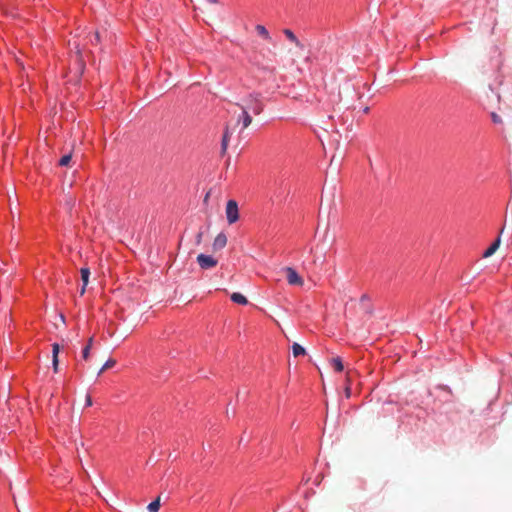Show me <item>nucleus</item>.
<instances>
[{
  "mask_svg": "<svg viewBox=\"0 0 512 512\" xmlns=\"http://www.w3.org/2000/svg\"><path fill=\"white\" fill-rule=\"evenodd\" d=\"M245 103L246 105L236 103V105L241 109V113L238 116L237 123H242V129L248 128L252 123V117L248 110H251L255 115H259L262 113L264 109L259 94H249L245 99Z\"/></svg>",
  "mask_w": 512,
  "mask_h": 512,
  "instance_id": "1",
  "label": "nucleus"
},
{
  "mask_svg": "<svg viewBox=\"0 0 512 512\" xmlns=\"http://www.w3.org/2000/svg\"><path fill=\"white\" fill-rule=\"evenodd\" d=\"M225 213L229 224H233L239 220V209L235 200H229L227 202Z\"/></svg>",
  "mask_w": 512,
  "mask_h": 512,
  "instance_id": "2",
  "label": "nucleus"
},
{
  "mask_svg": "<svg viewBox=\"0 0 512 512\" xmlns=\"http://www.w3.org/2000/svg\"><path fill=\"white\" fill-rule=\"evenodd\" d=\"M286 273L287 282L290 285L302 286L304 281L302 277L297 273V271L292 267L284 268Z\"/></svg>",
  "mask_w": 512,
  "mask_h": 512,
  "instance_id": "3",
  "label": "nucleus"
},
{
  "mask_svg": "<svg viewBox=\"0 0 512 512\" xmlns=\"http://www.w3.org/2000/svg\"><path fill=\"white\" fill-rule=\"evenodd\" d=\"M197 263L202 269H210L215 267L218 261L210 255L199 254L197 256Z\"/></svg>",
  "mask_w": 512,
  "mask_h": 512,
  "instance_id": "4",
  "label": "nucleus"
},
{
  "mask_svg": "<svg viewBox=\"0 0 512 512\" xmlns=\"http://www.w3.org/2000/svg\"><path fill=\"white\" fill-rule=\"evenodd\" d=\"M227 245V236L224 233H219L214 241L212 248L214 251L222 250Z\"/></svg>",
  "mask_w": 512,
  "mask_h": 512,
  "instance_id": "5",
  "label": "nucleus"
},
{
  "mask_svg": "<svg viewBox=\"0 0 512 512\" xmlns=\"http://www.w3.org/2000/svg\"><path fill=\"white\" fill-rule=\"evenodd\" d=\"M503 230H504V228L501 229L500 234L503 233ZM500 243H501V235H499L496 238V240L490 245V247L483 253V257L488 258V257L492 256L499 248Z\"/></svg>",
  "mask_w": 512,
  "mask_h": 512,
  "instance_id": "6",
  "label": "nucleus"
},
{
  "mask_svg": "<svg viewBox=\"0 0 512 512\" xmlns=\"http://www.w3.org/2000/svg\"><path fill=\"white\" fill-rule=\"evenodd\" d=\"M80 273H81V280L83 282L82 288L80 290V295H84V293L86 291V286L88 285V282H89L90 270L87 267H83V268H81Z\"/></svg>",
  "mask_w": 512,
  "mask_h": 512,
  "instance_id": "7",
  "label": "nucleus"
},
{
  "mask_svg": "<svg viewBox=\"0 0 512 512\" xmlns=\"http://www.w3.org/2000/svg\"><path fill=\"white\" fill-rule=\"evenodd\" d=\"M283 33L291 42L295 44L296 47H298L299 49H304L303 43L299 41V39L296 37L292 30L284 29Z\"/></svg>",
  "mask_w": 512,
  "mask_h": 512,
  "instance_id": "8",
  "label": "nucleus"
},
{
  "mask_svg": "<svg viewBox=\"0 0 512 512\" xmlns=\"http://www.w3.org/2000/svg\"><path fill=\"white\" fill-rule=\"evenodd\" d=\"M59 351H60L59 344L54 343L52 345V363H53V368H54L55 372H57V370H58V363H59L58 354H59Z\"/></svg>",
  "mask_w": 512,
  "mask_h": 512,
  "instance_id": "9",
  "label": "nucleus"
},
{
  "mask_svg": "<svg viewBox=\"0 0 512 512\" xmlns=\"http://www.w3.org/2000/svg\"><path fill=\"white\" fill-rule=\"evenodd\" d=\"M255 29H256L257 33L261 37H263L265 40H267L269 42L272 40L268 30L263 25H260V24L256 25Z\"/></svg>",
  "mask_w": 512,
  "mask_h": 512,
  "instance_id": "10",
  "label": "nucleus"
},
{
  "mask_svg": "<svg viewBox=\"0 0 512 512\" xmlns=\"http://www.w3.org/2000/svg\"><path fill=\"white\" fill-rule=\"evenodd\" d=\"M231 300L234 303L241 304V305H246L248 303V300L244 295H242L240 293H236V292L231 295Z\"/></svg>",
  "mask_w": 512,
  "mask_h": 512,
  "instance_id": "11",
  "label": "nucleus"
},
{
  "mask_svg": "<svg viewBox=\"0 0 512 512\" xmlns=\"http://www.w3.org/2000/svg\"><path fill=\"white\" fill-rule=\"evenodd\" d=\"M331 365L334 367L335 371L342 372L344 370V365L340 357H335L331 359Z\"/></svg>",
  "mask_w": 512,
  "mask_h": 512,
  "instance_id": "12",
  "label": "nucleus"
},
{
  "mask_svg": "<svg viewBox=\"0 0 512 512\" xmlns=\"http://www.w3.org/2000/svg\"><path fill=\"white\" fill-rule=\"evenodd\" d=\"M92 344H93V337L89 338V340L87 342V345L82 350V358L84 360H88L89 355H90V351H91V348H92Z\"/></svg>",
  "mask_w": 512,
  "mask_h": 512,
  "instance_id": "13",
  "label": "nucleus"
},
{
  "mask_svg": "<svg viewBox=\"0 0 512 512\" xmlns=\"http://www.w3.org/2000/svg\"><path fill=\"white\" fill-rule=\"evenodd\" d=\"M292 353L294 357L302 356L306 354L305 349L298 343L292 345Z\"/></svg>",
  "mask_w": 512,
  "mask_h": 512,
  "instance_id": "14",
  "label": "nucleus"
},
{
  "mask_svg": "<svg viewBox=\"0 0 512 512\" xmlns=\"http://www.w3.org/2000/svg\"><path fill=\"white\" fill-rule=\"evenodd\" d=\"M159 508H160V497H157L147 507L149 512H158Z\"/></svg>",
  "mask_w": 512,
  "mask_h": 512,
  "instance_id": "15",
  "label": "nucleus"
},
{
  "mask_svg": "<svg viewBox=\"0 0 512 512\" xmlns=\"http://www.w3.org/2000/svg\"><path fill=\"white\" fill-rule=\"evenodd\" d=\"M116 364V360L115 359H108L104 365L102 366V368L99 370L98 372V375H101L104 371H106L107 369H110L112 368L114 365Z\"/></svg>",
  "mask_w": 512,
  "mask_h": 512,
  "instance_id": "16",
  "label": "nucleus"
},
{
  "mask_svg": "<svg viewBox=\"0 0 512 512\" xmlns=\"http://www.w3.org/2000/svg\"><path fill=\"white\" fill-rule=\"evenodd\" d=\"M72 159V155L69 153V154H66L64 155L60 160H59V165L60 166H68L70 161Z\"/></svg>",
  "mask_w": 512,
  "mask_h": 512,
  "instance_id": "17",
  "label": "nucleus"
},
{
  "mask_svg": "<svg viewBox=\"0 0 512 512\" xmlns=\"http://www.w3.org/2000/svg\"><path fill=\"white\" fill-rule=\"evenodd\" d=\"M356 372L354 371H347V374H346V385H349L351 387L352 385V382H353V376Z\"/></svg>",
  "mask_w": 512,
  "mask_h": 512,
  "instance_id": "18",
  "label": "nucleus"
},
{
  "mask_svg": "<svg viewBox=\"0 0 512 512\" xmlns=\"http://www.w3.org/2000/svg\"><path fill=\"white\" fill-rule=\"evenodd\" d=\"M90 42H91V44H93V45H96V44H98V43L100 42V34H99V32H95V33L91 36V38H90Z\"/></svg>",
  "mask_w": 512,
  "mask_h": 512,
  "instance_id": "19",
  "label": "nucleus"
},
{
  "mask_svg": "<svg viewBox=\"0 0 512 512\" xmlns=\"http://www.w3.org/2000/svg\"><path fill=\"white\" fill-rule=\"evenodd\" d=\"M229 141L230 140H228V139L222 138V141H221V153L222 154L226 153L228 145H229Z\"/></svg>",
  "mask_w": 512,
  "mask_h": 512,
  "instance_id": "20",
  "label": "nucleus"
},
{
  "mask_svg": "<svg viewBox=\"0 0 512 512\" xmlns=\"http://www.w3.org/2000/svg\"><path fill=\"white\" fill-rule=\"evenodd\" d=\"M231 135H232V133H231V131H230L229 126L227 125V126L225 127V129H224V133H223V137H222V138L230 140Z\"/></svg>",
  "mask_w": 512,
  "mask_h": 512,
  "instance_id": "21",
  "label": "nucleus"
},
{
  "mask_svg": "<svg viewBox=\"0 0 512 512\" xmlns=\"http://www.w3.org/2000/svg\"><path fill=\"white\" fill-rule=\"evenodd\" d=\"M491 118H492V121L494 123H501L502 122L501 117L498 114L494 113V112L491 114Z\"/></svg>",
  "mask_w": 512,
  "mask_h": 512,
  "instance_id": "22",
  "label": "nucleus"
},
{
  "mask_svg": "<svg viewBox=\"0 0 512 512\" xmlns=\"http://www.w3.org/2000/svg\"><path fill=\"white\" fill-rule=\"evenodd\" d=\"M85 405H86L87 407L92 406V398H91V396H90L89 394H87V395H86V398H85Z\"/></svg>",
  "mask_w": 512,
  "mask_h": 512,
  "instance_id": "23",
  "label": "nucleus"
},
{
  "mask_svg": "<svg viewBox=\"0 0 512 512\" xmlns=\"http://www.w3.org/2000/svg\"><path fill=\"white\" fill-rule=\"evenodd\" d=\"M345 397L350 398L351 397V387L349 385H346L345 387Z\"/></svg>",
  "mask_w": 512,
  "mask_h": 512,
  "instance_id": "24",
  "label": "nucleus"
},
{
  "mask_svg": "<svg viewBox=\"0 0 512 512\" xmlns=\"http://www.w3.org/2000/svg\"><path fill=\"white\" fill-rule=\"evenodd\" d=\"M202 235H203V234H202V232H199V233L197 234V236H196V241H197V243H198V244H199V243H201Z\"/></svg>",
  "mask_w": 512,
  "mask_h": 512,
  "instance_id": "25",
  "label": "nucleus"
},
{
  "mask_svg": "<svg viewBox=\"0 0 512 512\" xmlns=\"http://www.w3.org/2000/svg\"><path fill=\"white\" fill-rule=\"evenodd\" d=\"M367 299H368L367 295H363V296L361 297V301H366Z\"/></svg>",
  "mask_w": 512,
  "mask_h": 512,
  "instance_id": "26",
  "label": "nucleus"
},
{
  "mask_svg": "<svg viewBox=\"0 0 512 512\" xmlns=\"http://www.w3.org/2000/svg\"><path fill=\"white\" fill-rule=\"evenodd\" d=\"M209 196H210V193L208 192V193L206 194V196H205V199H204V201H205V202L209 199Z\"/></svg>",
  "mask_w": 512,
  "mask_h": 512,
  "instance_id": "27",
  "label": "nucleus"
},
{
  "mask_svg": "<svg viewBox=\"0 0 512 512\" xmlns=\"http://www.w3.org/2000/svg\"><path fill=\"white\" fill-rule=\"evenodd\" d=\"M368 111H369V108H368V107H366V108L364 109V113H367Z\"/></svg>",
  "mask_w": 512,
  "mask_h": 512,
  "instance_id": "28",
  "label": "nucleus"
}]
</instances>
